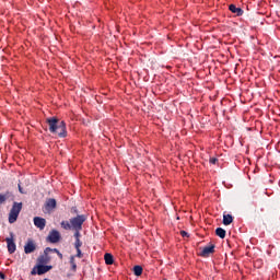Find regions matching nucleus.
<instances>
[{
    "instance_id": "f257e3e1",
    "label": "nucleus",
    "mask_w": 280,
    "mask_h": 280,
    "mask_svg": "<svg viewBox=\"0 0 280 280\" xmlns=\"http://www.w3.org/2000/svg\"><path fill=\"white\" fill-rule=\"evenodd\" d=\"M46 122L48 124L49 131L52 132V135H58L60 138L67 137V125L65 121H60L56 117H50L46 119Z\"/></svg>"
},
{
    "instance_id": "f03ea898",
    "label": "nucleus",
    "mask_w": 280,
    "mask_h": 280,
    "mask_svg": "<svg viewBox=\"0 0 280 280\" xmlns=\"http://www.w3.org/2000/svg\"><path fill=\"white\" fill-rule=\"evenodd\" d=\"M84 222H86V215L78 214L70 219V221H62L60 224L65 231H82V224H84Z\"/></svg>"
},
{
    "instance_id": "7ed1b4c3",
    "label": "nucleus",
    "mask_w": 280,
    "mask_h": 280,
    "mask_svg": "<svg viewBox=\"0 0 280 280\" xmlns=\"http://www.w3.org/2000/svg\"><path fill=\"white\" fill-rule=\"evenodd\" d=\"M23 209V202H13V206L9 213V223L14 224L16 220H19V213H21Z\"/></svg>"
},
{
    "instance_id": "20e7f679",
    "label": "nucleus",
    "mask_w": 280,
    "mask_h": 280,
    "mask_svg": "<svg viewBox=\"0 0 280 280\" xmlns=\"http://www.w3.org/2000/svg\"><path fill=\"white\" fill-rule=\"evenodd\" d=\"M51 268V266L47 265H37L32 269L31 275H46V272H49Z\"/></svg>"
},
{
    "instance_id": "39448f33",
    "label": "nucleus",
    "mask_w": 280,
    "mask_h": 280,
    "mask_svg": "<svg viewBox=\"0 0 280 280\" xmlns=\"http://www.w3.org/2000/svg\"><path fill=\"white\" fill-rule=\"evenodd\" d=\"M47 242L50 244H58V242H60V232L51 230L47 236Z\"/></svg>"
},
{
    "instance_id": "423d86ee",
    "label": "nucleus",
    "mask_w": 280,
    "mask_h": 280,
    "mask_svg": "<svg viewBox=\"0 0 280 280\" xmlns=\"http://www.w3.org/2000/svg\"><path fill=\"white\" fill-rule=\"evenodd\" d=\"M10 236L11 237L5 238V242L8 246V252L10 253V255H12L13 253L16 252V243H14V234L11 233Z\"/></svg>"
},
{
    "instance_id": "0eeeda50",
    "label": "nucleus",
    "mask_w": 280,
    "mask_h": 280,
    "mask_svg": "<svg viewBox=\"0 0 280 280\" xmlns=\"http://www.w3.org/2000/svg\"><path fill=\"white\" fill-rule=\"evenodd\" d=\"M36 250V242L34 240L28 238L26 244L24 245V253L25 255H31V253H34Z\"/></svg>"
},
{
    "instance_id": "6e6552de",
    "label": "nucleus",
    "mask_w": 280,
    "mask_h": 280,
    "mask_svg": "<svg viewBox=\"0 0 280 280\" xmlns=\"http://www.w3.org/2000/svg\"><path fill=\"white\" fill-rule=\"evenodd\" d=\"M34 225L39 229V231L45 230V226L47 225V220L40 217H35L33 219Z\"/></svg>"
},
{
    "instance_id": "1a4fd4ad",
    "label": "nucleus",
    "mask_w": 280,
    "mask_h": 280,
    "mask_svg": "<svg viewBox=\"0 0 280 280\" xmlns=\"http://www.w3.org/2000/svg\"><path fill=\"white\" fill-rule=\"evenodd\" d=\"M213 253H215V245L210 244L202 248L200 255H201V257H209V255H213Z\"/></svg>"
},
{
    "instance_id": "9d476101",
    "label": "nucleus",
    "mask_w": 280,
    "mask_h": 280,
    "mask_svg": "<svg viewBox=\"0 0 280 280\" xmlns=\"http://www.w3.org/2000/svg\"><path fill=\"white\" fill-rule=\"evenodd\" d=\"M56 207H57L56 199L49 198L46 200L45 209L48 213H51V211H54V209H56Z\"/></svg>"
},
{
    "instance_id": "9b49d317",
    "label": "nucleus",
    "mask_w": 280,
    "mask_h": 280,
    "mask_svg": "<svg viewBox=\"0 0 280 280\" xmlns=\"http://www.w3.org/2000/svg\"><path fill=\"white\" fill-rule=\"evenodd\" d=\"M229 10L233 14H236V16H242L244 14V11L241 8H236L235 4H230Z\"/></svg>"
},
{
    "instance_id": "f8f14e48",
    "label": "nucleus",
    "mask_w": 280,
    "mask_h": 280,
    "mask_svg": "<svg viewBox=\"0 0 280 280\" xmlns=\"http://www.w3.org/2000/svg\"><path fill=\"white\" fill-rule=\"evenodd\" d=\"M45 264H49V258L47 255H42L37 258V266H45Z\"/></svg>"
},
{
    "instance_id": "ddd939ff",
    "label": "nucleus",
    "mask_w": 280,
    "mask_h": 280,
    "mask_svg": "<svg viewBox=\"0 0 280 280\" xmlns=\"http://www.w3.org/2000/svg\"><path fill=\"white\" fill-rule=\"evenodd\" d=\"M233 223V215L231 214H224L223 215V224L225 226H229V224H232Z\"/></svg>"
},
{
    "instance_id": "4468645a",
    "label": "nucleus",
    "mask_w": 280,
    "mask_h": 280,
    "mask_svg": "<svg viewBox=\"0 0 280 280\" xmlns=\"http://www.w3.org/2000/svg\"><path fill=\"white\" fill-rule=\"evenodd\" d=\"M104 260L107 266H113L114 264L113 254L106 253L104 256Z\"/></svg>"
},
{
    "instance_id": "2eb2a0df",
    "label": "nucleus",
    "mask_w": 280,
    "mask_h": 280,
    "mask_svg": "<svg viewBox=\"0 0 280 280\" xmlns=\"http://www.w3.org/2000/svg\"><path fill=\"white\" fill-rule=\"evenodd\" d=\"M215 235H218V237H221V240H224V237H226V231L222 228H218L215 230Z\"/></svg>"
},
{
    "instance_id": "dca6fc26",
    "label": "nucleus",
    "mask_w": 280,
    "mask_h": 280,
    "mask_svg": "<svg viewBox=\"0 0 280 280\" xmlns=\"http://www.w3.org/2000/svg\"><path fill=\"white\" fill-rule=\"evenodd\" d=\"M133 275H136V277H141V275H143V267L139 265L135 266Z\"/></svg>"
},
{
    "instance_id": "f3484780",
    "label": "nucleus",
    "mask_w": 280,
    "mask_h": 280,
    "mask_svg": "<svg viewBox=\"0 0 280 280\" xmlns=\"http://www.w3.org/2000/svg\"><path fill=\"white\" fill-rule=\"evenodd\" d=\"M70 266H71V270L73 272H75L78 270V265L75 264V256L70 257Z\"/></svg>"
},
{
    "instance_id": "a211bd4d",
    "label": "nucleus",
    "mask_w": 280,
    "mask_h": 280,
    "mask_svg": "<svg viewBox=\"0 0 280 280\" xmlns=\"http://www.w3.org/2000/svg\"><path fill=\"white\" fill-rule=\"evenodd\" d=\"M8 198H10V196L7 194H0V205H3V202H5V200H8Z\"/></svg>"
},
{
    "instance_id": "6ab92c4d",
    "label": "nucleus",
    "mask_w": 280,
    "mask_h": 280,
    "mask_svg": "<svg viewBox=\"0 0 280 280\" xmlns=\"http://www.w3.org/2000/svg\"><path fill=\"white\" fill-rule=\"evenodd\" d=\"M81 247H82V242L80 241V238L75 240L74 248L80 249Z\"/></svg>"
},
{
    "instance_id": "aec40b11",
    "label": "nucleus",
    "mask_w": 280,
    "mask_h": 280,
    "mask_svg": "<svg viewBox=\"0 0 280 280\" xmlns=\"http://www.w3.org/2000/svg\"><path fill=\"white\" fill-rule=\"evenodd\" d=\"M74 231H75L74 232L75 240H80V236H81L80 231H82V230H74Z\"/></svg>"
},
{
    "instance_id": "412c9836",
    "label": "nucleus",
    "mask_w": 280,
    "mask_h": 280,
    "mask_svg": "<svg viewBox=\"0 0 280 280\" xmlns=\"http://www.w3.org/2000/svg\"><path fill=\"white\" fill-rule=\"evenodd\" d=\"M52 253H57L58 257H59L60 259H62V253H60V250H58L57 248H54V249H52Z\"/></svg>"
},
{
    "instance_id": "4be33fe9",
    "label": "nucleus",
    "mask_w": 280,
    "mask_h": 280,
    "mask_svg": "<svg viewBox=\"0 0 280 280\" xmlns=\"http://www.w3.org/2000/svg\"><path fill=\"white\" fill-rule=\"evenodd\" d=\"M77 257H79V259H82V250L80 248L77 249Z\"/></svg>"
},
{
    "instance_id": "5701e85b",
    "label": "nucleus",
    "mask_w": 280,
    "mask_h": 280,
    "mask_svg": "<svg viewBox=\"0 0 280 280\" xmlns=\"http://www.w3.org/2000/svg\"><path fill=\"white\" fill-rule=\"evenodd\" d=\"M182 237H189V234L186 231H180Z\"/></svg>"
},
{
    "instance_id": "b1692460",
    "label": "nucleus",
    "mask_w": 280,
    "mask_h": 280,
    "mask_svg": "<svg viewBox=\"0 0 280 280\" xmlns=\"http://www.w3.org/2000/svg\"><path fill=\"white\" fill-rule=\"evenodd\" d=\"M210 163H211L212 165H215V163H218V159L211 158V159H210Z\"/></svg>"
},
{
    "instance_id": "393cba45",
    "label": "nucleus",
    "mask_w": 280,
    "mask_h": 280,
    "mask_svg": "<svg viewBox=\"0 0 280 280\" xmlns=\"http://www.w3.org/2000/svg\"><path fill=\"white\" fill-rule=\"evenodd\" d=\"M54 253V249H51L50 247H47L46 249H45V254H47V253Z\"/></svg>"
},
{
    "instance_id": "a878e982",
    "label": "nucleus",
    "mask_w": 280,
    "mask_h": 280,
    "mask_svg": "<svg viewBox=\"0 0 280 280\" xmlns=\"http://www.w3.org/2000/svg\"><path fill=\"white\" fill-rule=\"evenodd\" d=\"M19 191L20 194H25V191H23V187H21V184H19Z\"/></svg>"
},
{
    "instance_id": "bb28decb",
    "label": "nucleus",
    "mask_w": 280,
    "mask_h": 280,
    "mask_svg": "<svg viewBox=\"0 0 280 280\" xmlns=\"http://www.w3.org/2000/svg\"><path fill=\"white\" fill-rule=\"evenodd\" d=\"M0 279H5V275L4 273H0Z\"/></svg>"
},
{
    "instance_id": "cd10ccee",
    "label": "nucleus",
    "mask_w": 280,
    "mask_h": 280,
    "mask_svg": "<svg viewBox=\"0 0 280 280\" xmlns=\"http://www.w3.org/2000/svg\"><path fill=\"white\" fill-rule=\"evenodd\" d=\"M72 211H74V213H78V209L77 208H72Z\"/></svg>"
}]
</instances>
